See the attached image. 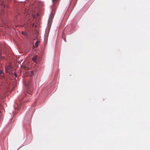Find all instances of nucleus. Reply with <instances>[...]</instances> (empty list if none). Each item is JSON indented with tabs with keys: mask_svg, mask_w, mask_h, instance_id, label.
Listing matches in <instances>:
<instances>
[{
	"mask_svg": "<svg viewBox=\"0 0 150 150\" xmlns=\"http://www.w3.org/2000/svg\"><path fill=\"white\" fill-rule=\"evenodd\" d=\"M6 0V2L8 1H9V0Z\"/></svg>",
	"mask_w": 150,
	"mask_h": 150,
	"instance_id": "obj_11",
	"label": "nucleus"
},
{
	"mask_svg": "<svg viewBox=\"0 0 150 150\" xmlns=\"http://www.w3.org/2000/svg\"><path fill=\"white\" fill-rule=\"evenodd\" d=\"M15 88V87L13 86V88Z\"/></svg>",
	"mask_w": 150,
	"mask_h": 150,
	"instance_id": "obj_13",
	"label": "nucleus"
},
{
	"mask_svg": "<svg viewBox=\"0 0 150 150\" xmlns=\"http://www.w3.org/2000/svg\"><path fill=\"white\" fill-rule=\"evenodd\" d=\"M10 76H11L13 78L15 79L17 76V75L14 71H12L11 73L10 72Z\"/></svg>",
	"mask_w": 150,
	"mask_h": 150,
	"instance_id": "obj_2",
	"label": "nucleus"
},
{
	"mask_svg": "<svg viewBox=\"0 0 150 150\" xmlns=\"http://www.w3.org/2000/svg\"><path fill=\"white\" fill-rule=\"evenodd\" d=\"M32 75H33V73H32Z\"/></svg>",
	"mask_w": 150,
	"mask_h": 150,
	"instance_id": "obj_14",
	"label": "nucleus"
},
{
	"mask_svg": "<svg viewBox=\"0 0 150 150\" xmlns=\"http://www.w3.org/2000/svg\"><path fill=\"white\" fill-rule=\"evenodd\" d=\"M22 33L23 35L26 36H27L28 35V34L24 32V31H22Z\"/></svg>",
	"mask_w": 150,
	"mask_h": 150,
	"instance_id": "obj_7",
	"label": "nucleus"
},
{
	"mask_svg": "<svg viewBox=\"0 0 150 150\" xmlns=\"http://www.w3.org/2000/svg\"><path fill=\"white\" fill-rule=\"evenodd\" d=\"M9 70V66H8L7 67H6L5 71L6 73H8Z\"/></svg>",
	"mask_w": 150,
	"mask_h": 150,
	"instance_id": "obj_5",
	"label": "nucleus"
},
{
	"mask_svg": "<svg viewBox=\"0 0 150 150\" xmlns=\"http://www.w3.org/2000/svg\"><path fill=\"white\" fill-rule=\"evenodd\" d=\"M27 93H28V94H29V96H30V94L28 92H26V93H24L23 94V98H27V96H28V95L27 94Z\"/></svg>",
	"mask_w": 150,
	"mask_h": 150,
	"instance_id": "obj_3",
	"label": "nucleus"
},
{
	"mask_svg": "<svg viewBox=\"0 0 150 150\" xmlns=\"http://www.w3.org/2000/svg\"><path fill=\"white\" fill-rule=\"evenodd\" d=\"M38 56L37 55H35L32 58L33 60L34 61V62H35L36 61V60L37 59Z\"/></svg>",
	"mask_w": 150,
	"mask_h": 150,
	"instance_id": "obj_4",
	"label": "nucleus"
},
{
	"mask_svg": "<svg viewBox=\"0 0 150 150\" xmlns=\"http://www.w3.org/2000/svg\"><path fill=\"white\" fill-rule=\"evenodd\" d=\"M39 43V42L38 41H37L36 42L35 44V47H38V44Z\"/></svg>",
	"mask_w": 150,
	"mask_h": 150,
	"instance_id": "obj_6",
	"label": "nucleus"
},
{
	"mask_svg": "<svg viewBox=\"0 0 150 150\" xmlns=\"http://www.w3.org/2000/svg\"><path fill=\"white\" fill-rule=\"evenodd\" d=\"M23 103L20 101L19 103V104L17 103L15 104L14 106V108L15 110H18L20 109Z\"/></svg>",
	"mask_w": 150,
	"mask_h": 150,
	"instance_id": "obj_1",
	"label": "nucleus"
},
{
	"mask_svg": "<svg viewBox=\"0 0 150 150\" xmlns=\"http://www.w3.org/2000/svg\"><path fill=\"white\" fill-rule=\"evenodd\" d=\"M32 26H34V23H33V24H32Z\"/></svg>",
	"mask_w": 150,
	"mask_h": 150,
	"instance_id": "obj_12",
	"label": "nucleus"
},
{
	"mask_svg": "<svg viewBox=\"0 0 150 150\" xmlns=\"http://www.w3.org/2000/svg\"><path fill=\"white\" fill-rule=\"evenodd\" d=\"M62 38H63V39L64 40V41H65V42H66V38H65V37H64V36L63 35L62 36Z\"/></svg>",
	"mask_w": 150,
	"mask_h": 150,
	"instance_id": "obj_9",
	"label": "nucleus"
},
{
	"mask_svg": "<svg viewBox=\"0 0 150 150\" xmlns=\"http://www.w3.org/2000/svg\"><path fill=\"white\" fill-rule=\"evenodd\" d=\"M0 74H2V71H0Z\"/></svg>",
	"mask_w": 150,
	"mask_h": 150,
	"instance_id": "obj_10",
	"label": "nucleus"
},
{
	"mask_svg": "<svg viewBox=\"0 0 150 150\" xmlns=\"http://www.w3.org/2000/svg\"><path fill=\"white\" fill-rule=\"evenodd\" d=\"M58 0H52V2L53 3L55 4L57 1Z\"/></svg>",
	"mask_w": 150,
	"mask_h": 150,
	"instance_id": "obj_8",
	"label": "nucleus"
}]
</instances>
